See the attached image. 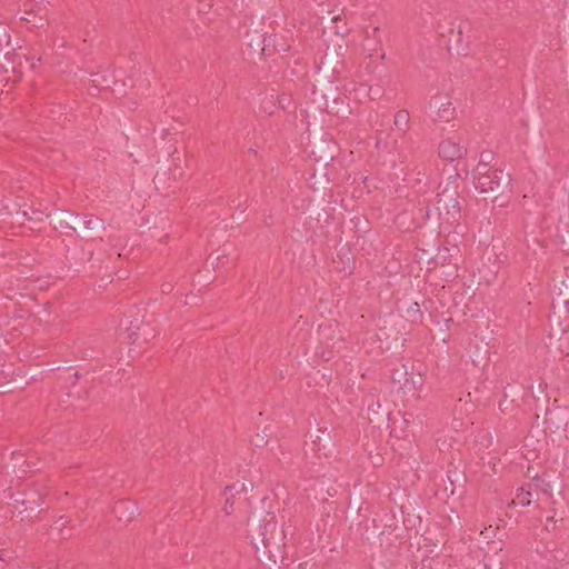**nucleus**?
<instances>
[{
    "mask_svg": "<svg viewBox=\"0 0 569 569\" xmlns=\"http://www.w3.org/2000/svg\"><path fill=\"white\" fill-rule=\"evenodd\" d=\"M527 485H532V480L530 482H528ZM530 487H531V491L535 495V500H538L539 499V491H535V486H530Z\"/></svg>",
    "mask_w": 569,
    "mask_h": 569,
    "instance_id": "obj_52",
    "label": "nucleus"
},
{
    "mask_svg": "<svg viewBox=\"0 0 569 569\" xmlns=\"http://www.w3.org/2000/svg\"><path fill=\"white\" fill-rule=\"evenodd\" d=\"M368 406V419L370 422L381 425L389 419L390 412L381 405L380 400L373 395L368 393L365 397Z\"/></svg>",
    "mask_w": 569,
    "mask_h": 569,
    "instance_id": "obj_14",
    "label": "nucleus"
},
{
    "mask_svg": "<svg viewBox=\"0 0 569 569\" xmlns=\"http://www.w3.org/2000/svg\"><path fill=\"white\" fill-rule=\"evenodd\" d=\"M150 336V328L149 326L146 327H137V330L131 331L129 333V338L132 340V343L138 342L140 339H142L143 342H148Z\"/></svg>",
    "mask_w": 569,
    "mask_h": 569,
    "instance_id": "obj_36",
    "label": "nucleus"
},
{
    "mask_svg": "<svg viewBox=\"0 0 569 569\" xmlns=\"http://www.w3.org/2000/svg\"><path fill=\"white\" fill-rule=\"evenodd\" d=\"M423 365L418 362L417 365L412 362L410 365V371L408 375V381L405 386V390L408 391H418L422 388L425 383L423 375H422Z\"/></svg>",
    "mask_w": 569,
    "mask_h": 569,
    "instance_id": "obj_20",
    "label": "nucleus"
},
{
    "mask_svg": "<svg viewBox=\"0 0 569 569\" xmlns=\"http://www.w3.org/2000/svg\"><path fill=\"white\" fill-rule=\"evenodd\" d=\"M447 478L449 485L445 487L446 491H449L450 495H455L459 491H463L466 485V475L458 467H450L447 471Z\"/></svg>",
    "mask_w": 569,
    "mask_h": 569,
    "instance_id": "obj_19",
    "label": "nucleus"
},
{
    "mask_svg": "<svg viewBox=\"0 0 569 569\" xmlns=\"http://www.w3.org/2000/svg\"><path fill=\"white\" fill-rule=\"evenodd\" d=\"M23 219H28V220H32L33 218L31 217H28V213L26 211H17L16 213V220L20 223V224H23Z\"/></svg>",
    "mask_w": 569,
    "mask_h": 569,
    "instance_id": "obj_46",
    "label": "nucleus"
},
{
    "mask_svg": "<svg viewBox=\"0 0 569 569\" xmlns=\"http://www.w3.org/2000/svg\"><path fill=\"white\" fill-rule=\"evenodd\" d=\"M284 100H288L286 97H282V98H279V103L280 106L284 109V104H286V101Z\"/></svg>",
    "mask_w": 569,
    "mask_h": 569,
    "instance_id": "obj_54",
    "label": "nucleus"
},
{
    "mask_svg": "<svg viewBox=\"0 0 569 569\" xmlns=\"http://www.w3.org/2000/svg\"><path fill=\"white\" fill-rule=\"evenodd\" d=\"M157 236H159V241H160V242H162V241H164L166 239H168V238H169V234H168L167 232H166V233H163V234H159V233H156V234H153V233H152V234H150V237H151V238H154V237H157Z\"/></svg>",
    "mask_w": 569,
    "mask_h": 569,
    "instance_id": "obj_51",
    "label": "nucleus"
},
{
    "mask_svg": "<svg viewBox=\"0 0 569 569\" xmlns=\"http://www.w3.org/2000/svg\"><path fill=\"white\" fill-rule=\"evenodd\" d=\"M399 322L400 321H395V323L379 329L378 337L381 341L385 340L387 342V349H399L403 347L407 341L408 332L398 330Z\"/></svg>",
    "mask_w": 569,
    "mask_h": 569,
    "instance_id": "obj_12",
    "label": "nucleus"
},
{
    "mask_svg": "<svg viewBox=\"0 0 569 569\" xmlns=\"http://www.w3.org/2000/svg\"><path fill=\"white\" fill-rule=\"evenodd\" d=\"M467 153V148L451 139H445L439 143L438 154L446 161L461 159Z\"/></svg>",
    "mask_w": 569,
    "mask_h": 569,
    "instance_id": "obj_17",
    "label": "nucleus"
},
{
    "mask_svg": "<svg viewBox=\"0 0 569 569\" xmlns=\"http://www.w3.org/2000/svg\"><path fill=\"white\" fill-rule=\"evenodd\" d=\"M549 319L553 322V335L562 338L569 333V279L561 282L557 298L551 303Z\"/></svg>",
    "mask_w": 569,
    "mask_h": 569,
    "instance_id": "obj_8",
    "label": "nucleus"
},
{
    "mask_svg": "<svg viewBox=\"0 0 569 569\" xmlns=\"http://www.w3.org/2000/svg\"><path fill=\"white\" fill-rule=\"evenodd\" d=\"M493 159V153L490 150L482 151L480 154V162L487 163L488 166Z\"/></svg>",
    "mask_w": 569,
    "mask_h": 569,
    "instance_id": "obj_43",
    "label": "nucleus"
},
{
    "mask_svg": "<svg viewBox=\"0 0 569 569\" xmlns=\"http://www.w3.org/2000/svg\"><path fill=\"white\" fill-rule=\"evenodd\" d=\"M246 37L248 57L251 59L258 58V52L260 51L262 44L266 42L264 34L259 33L257 30H253L251 33L250 30H248Z\"/></svg>",
    "mask_w": 569,
    "mask_h": 569,
    "instance_id": "obj_21",
    "label": "nucleus"
},
{
    "mask_svg": "<svg viewBox=\"0 0 569 569\" xmlns=\"http://www.w3.org/2000/svg\"><path fill=\"white\" fill-rule=\"evenodd\" d=\"M396 129L403 136L410 128V114L406 109L396 112L393 120Z\"/></svg>",
    "mask_w": 569,
    "mask_h": 569,
    "instance_id": "obj_27",
    "label": "nucleus"
},
{
    "mask_svg": "<svg viewBox=\"0 0 569 569\" xmlns=\"http://www.w3.org/2000/svg\"><path fill=\"white\" fill-rule=\"evenodd\" d=\"M458 179V173L449 177L446 183H440V191L437 193L438 219L440 224L446 223L450 228L458 226L461 219Z\"/></svg>",
    "mask_w": 569,
    "mask_h": 569,
    "instance_id": "obj_4",
    "label": "nucleus"
},
{
    "mask_svg": "<svg viewBox=\"0 0 569 569\" xmlns=\"http://www.w3.org/2000/svg\"><path fill=\"white\" fill-rule=\"evenodd\" d=\"M495 169H491L490 166H488L487 163H483V162H478V164L476 166L475 170H473V180L475 182L479 179V178H487L488 174L491 176L492 171Z\"/></svg>",
    "mask_w": 569,
    "mask_h": 569,
    "instance_id": "obj_37",
    "label": "nucleus"
},
{
    "mask_svg": "<svg viewBox=\"0 0 569 569\" xmlns=\"http://www.w3.org/2000/svg\"><path fill=\"white\" fill-rule=\"evenodd\" d=\"M9 468L19 478H21L22 475L31 471L30 463L24 459V455L19 452H11V465Z\"/></svg>",
    "mask_w": 569,
    "mask_h": 569,
    "instance_id": "obj_25",
    "label": "nucleus"
},
{
    "mask_svg": "<svg viewBox=\"0 0 569 569\" xmlns=\"http://www.w3.org/2000/svg\"><path fill=\"white\" fill-rule=\"evenodd\" d=\"M405 312L407 316V321L410 323L420 322L422 319V311L420 309V305L417 301L411 302Z\"/></svg>",
    "mask_w": 569,
    "mask_h": 569,
    "instance_id": "obj_31",
    "label": "nucleus"
},
{
    "mask_svg": "<svg viewBox=\"0 0 569 569\" xmlns=\"http://www.w3.org/2000/svg\"><path fill=\"white\" fill-rule=\"evenodd\" d=\"M317 72L323 82L329 83L341 78H347L350 68L348 67L340 46L338 48H327L317 62Z\"/></svg>",
    "mask_w": 569,
    "mask_h": 569,
    "instance_id": "obj_7",
    "label": "nucleus"
},
{
    "mask_svg": "<svg viewBox=\"0 0 569 569\" xmlns=\"http://www.w3.org/2000/svg\"><path fill=\"white\" fill-rule=\"evenodd\" d=\"M233 498L234 497H231V495H227V498L224 501V507H223L227 515H230L233 511V505H234Z\"/></svg>",
    "mask_w": 569,
    "mask_h": 569,
    "instance_id": "obj_42",
    "label": "nucleus"
},
{
    "mask_svg": "<svg viewBox=\"0 0 569 569\" xmlns=\"http://www.w3.org/2000/svg\"><path fill=\"white\" fill-rule=\"evenodd\" d=\"M306 447L319 458H336L339 452L333 429L326 427L313 430L310 441H306Z\"/></svg>",
    "mask_w": 569,
    "mask_h": 569,
    "instance_id": "obj_9",
    "label": "nucleus"
},
{
    "mask_svg": "<svg viewBox=\"0 0 569 569\" xmlns=\"http://www.w3.org/2000/svg\"><path fill=\"white\" fill-rule=\"evenodd\" d=\"M340 147L332 139L325 137L318 141L316 149L312 151L316 167L308 179L309 187L319 193L329 189L330 182L337 180V170L335 160L339 156Z\"/></svg>",
    "mask_w": 569,
    "mask_h": 569,
    "instance_id": "obj_2",
    "label": "nucleus"
},
{
    "mask_svg": "<svg viewBox=\"0 0 569 569\" xmlns=\"http://www.w3.org/2000/svg\"><path fill=\"white\" fill-rule=\"evenodd\" d=\"M532 486H535V491L542 492L543 495L551 497V486L542 477L535 475L532 477Z\"/></svg>",
    "mask_w": 569,
    "mask_h": 569,
    "instance_id": "obj_34",
    "label": "nucleus"
},
{
    "mask_svg": "<svg viewBox=\"0 0 569 569\" xmlns=\"http://www.w3.org/2000/svg\"><path fill=\"white\" fill-rule=\"evenodd\" d=\"M36 56L31 54L30 52H23L22 47L17 43V49L10 53V57L7 59L6 64L2 63V68H12L16 70V68H22L26 66H29L31 70L36 69V62H34Z\"/></svg>",
    "mask_w": 569,
    "mask_h": 569,
    "instance_id": "obj_15",
    "label": "nucleus"
},
{
    "mask_svg": "<svg viewBox=\"0 0 569 569\" xmlns=\"http://www.w3.org/2000/svg\"><path fill=\"white\" fill-rule=\"evenodd\" d=\"M253 489L252 482H236L224 488V495H231L234 497L241 492L251 491Z\"/></svg>",
    "mask_w": 569,
    "mask_h": 569,
    "instance_id": "obj_30",
    "label": "nucleus"
},
{
    "mask_svg": "<svg viewBox=\"0 0 569 569\" xmlns=\"http://www.w3.org/2000/svg\"><path fill=\"white\" fill-rule=\"evenodd\" d=\"M401 511L403 515V526L407 530L418 529L421 526V517L415 512H409L405 510V507H401Z\"/></svg>",
    "mask_w": 569,
    "mask_h": 569,
    "instance_id": "obj_29",
    "label": "nucleus"
},
{
    "mask_svg": "<svg viewBox=\"0 0 569 569\" xmlns=\"http://www.w3.org/2000/svg\"><path fill=\"white\" fill-rule=\"evenodd\" d=\"M380 28L379 27H375L371 29V31H369V37L370 39H373L376 40V38H380Z\"/></svg>",
    "mask_w": 569,
    "mask_h": 569,
    "instance_id": "obj_49",
    "label": "nucleus"
},
{
    "mask_svg": "<svg viewBox=\"0 0 569 569\" xmlns=\"http://www.w3.org/2000/svg\"><path fill=\"white\" fill-rule=\"evenodd\" d=\"M332 23H333L335 33L337 36L346 38L351 31V28L348 27L346 20L343 18H341L340 16L333 17Z\"/></svg>",
    "mask_w": 569,
    "mask_h": 569,
    "instance_id": "obj_33",
    "label": "nucleus"
},
{
    "mask_svg": "<svg viewBox=\"0 0 569 569\" xmlns=\"http://www.w3.org/2000/svg\"><path fill=\"white\" fill-rule=\"evenodd\" d=\"M527 395L526 388L521 383H508L503 388V396L499 402V409L502 413H510L519 408Z\"/></svg>",
    "mask_w": 569,
    "mask_h": 569,
    "instance_id": "obj_11",
    "label": "nucleus"
},
{
    "mask_svg": "<svg viewBox=\"0 0 569 569\" xmlns=\"http://www.w3.org/2000/svg\"><path fill=\"white\" fill-rule=\"evenodd\" d=\"M112 512L119 521L131 522L139 515V507L131 499H120L113 505Z\"/></svg>",
    "mask_w": 569,
    "mask_h": 569,
    "instance_id": "obj_16",
    "label": "nucleus"
},
{
    "mask_svg": "<svg viewBox=\"0 0 569 569\" xmlns=\"http://www.w3.org/2000/svg\"><path fill=\"white\" fill-rule=\"evenodd\" d=\"M511 176L500 169H495L487 178H479L475 182V188L483 197V200L490 199L492 203L499 207H506L510 201Z\"/></svg>",
    "mask_w": 569,
    "mask_h": 569,
    "instance_id": "obj_5",
    "label": "nucleus"
},
{
    "mask_svg": "<svg viewBox=\"0 0 569 569\" xmlns=\"http://www.w3.org/2000/svg\"><path fill=\"white\" fill-rule=\"evenodd\" d=\"M94 79H92V82L96 87L100 88H109V81L106 77L100 76L99 73L93 74Z\"/></svg>",
    "mask_w": 569,
    "mask_h": 569,
    "instance_id": "obj_39",
    "label": "nucleus"
},
{
    "mask_svg": "<svg viewBox=\"0 0 569 569\" xmlns=\"http://www.w3.org/2000/svg\"><path fill=\"white\" fill-rule=\"evenodd\" d=\"M409 371L410 365L408 363H401L398 367H395L390 373L391 382L398 386L400 389H405V386L408 381Z\"/></svg>",
    "mask_w": 569,
    "mask_h": 569,
    "instance_id": "obj_26",
    "label": "nucleus"
},
{
    "mask_svg": "<svg viewBox=\"0 0 569 569\" xmlns=\"http://www.w3.org/2000/svg\"><path fill=\"white\" fill-rule=\"evenodd\" d=\"M430 108L436 110L433 122H449L456 117V108L447 97H433L430 101Z\"/></svg>",
    "mask_w": 569,
    "mask_h": 569,
    "instance_id": "obj_13",
    "label": "nucleus"
},
{
    "mask_svg": "<svg viewBox=\"0 0 569 569\" xmlns=\"http://www.w3.org/2000/svg\"><path fill=\"white\" fill-rule=\"evenodd\" d=\"M171 157H172V160H173V162H174V171L179 169V172H178V173H179V176H182V174H183V170H182L181 168H179V167H178V166H179V162H177V161H180V160H181V158H180V152H179L177 149H174V150L171 152Z\"/></svg>",
    "mask_w": 569,
    "mask_h": 569,
    "instance_id": "obj_41",
    "label": "nucleus"
},
{
    "mask_svg": "<svg viewBox=\"0 0 569 569\" xmlns=\"http://www.w3.org/2000/svg\"><path fill=\"white\" fill-rule=\"evenodd\" d=\"M430 208L429 206H427L426 208H420L419 209V213L421 214V218L425 220V219H429L430 218Z\"/></svg>",
    "mask_w": 569,
    "mask_h": 569,
    "instance_id": "obj_48",
    "label": "nucleus"
},
{
    "mask_svg": "<svg viewBox=\"0 0 569 569\" xmlns=\"http://www.w3.org/2000/svg\"><path fill=\"white\" fill-rule=\"evenodd\" d=\"M272 52H273V50L270 49V46L266 44V42H264L262 44L260 51L258 52V56H259V58H266V57L271 56Z\"/></svg>",
    "mask_w": 569,
    "mask_h": 569,
    "instance_id": "obj_44",
    "label": "nucleus"
},
{
    "mask_svg": "<svg viewBox=\"0 0 569 569\" xmlns=\"http://www.w3.org/2000/svg\"><path fill=\"white\" fill-rule=\"evenodd\" d=\"M69 518L67 516H61L56 522V528H58L59 530H61L63 527L67 526V523H69Z\"/></svg>",
    "mask_w": 569,
    "mask_h": 569,
    "instance_id": "obj_45",
    "label": "nucleus"
},
{
    "mask_svg": "<svg viewBox=\"0 0 569 569\" xmlns=\"http://www.w3.org/2000/svg\"><path fill=\"white\" fill-rule=\"evenodd\" d=\"M94 79H92V82L96 87L100 88H109V81L106 77L100 76L99 73L93 74Z\"/></svg>",
    "mask_w": 569,
    "mask_h": 569,
    "instance_id": "obj_40",
    "label": "nucleus"
},
{
    "mask_svg": "<svg viewBox=\"0 0 569 569\" xmlns=\"http://www.w3.org/2000/svg\"><path fill=\"white\" fill-rule=\"evenodd\" d=\"M53 377L64 387L76 386L80 378L79 371L72 366L64 363L52 370Z\"/></svg>",
    "mask_w": 569,
    "mask_h": 569,
    "instance_id": "obj_18",
    "label": "nucleus"
},
{
    "mask_svg": "<svg viewBox=\"0 0 569 569\" xmlns=\"http://www.w3.org/2000/svg\"><path fill=\"white\" fill-rule=\"evenodd\" d=\"M365 34H366V37L363 39L362 48H363V50L369 52L368 57L371 58L373 56V52H378V51L382 50L381 38H376V40L370 39L369 30L367 28L365 29Z\"/></svg>",
    "mask_w": 569,
    "mask_h": 569,
    "instance_id": "obj_28",
    "label": "nucleus"
},
{
    "mask_svg": "<svg viewBox=\"0 0 569 569\" xmlns=\"http://www.w3.org/2000/svg\"><path fill=\"white\" fill-rule=\"evenodd\" d=\"M10 553H11L10 550L1 549L0 550V560L1 561H7L8 559H11Z\"/></svg>",
    "mask_w": 569,
    "mask_h": 569,
    "instance_id": "obj_50",
    "label": "nucleus"
},
{
    "mask_svg": "<svg viewBox=\"0 0 569 569\" xmlns=\"http://www.w3.org/2000/svg\"><path fill=\"white\" fill-rule=\"evenodd\" d=\"M531 485H522L518 488L516 497L511 500L508 507H528L532 503L535 495L531 491Z\"/></svg>",
    "mask_w": 569,
    "mask_h": 569,
    "instance_id": "obj_24",
    "label": "nucleus"
},
{
    "mask_svg": "<svg viewBox=\"0 0 569 569\" xmlns=\"http://www.w3.org/2000/svg\"><path fill=\"white\" fill-rule=\"evenodd\" d=\"M323 110L339 118H346L351 113L350 99L336 88L323 94L320 101Z\"/></svg>",
    "mask_w": 569,
    "mask_h": 569,
    "instance_id": "obj_10",
    "label": "nucleus"
},
{
    "mask_svg": "<svg viewBox=\"0 0 569 569\" xmlns=\"http://www.w3.org/2000/svg\"><path fill=\"white\" fill-rule=\"evenodd\" d=\"M160 221H161L162 224H167L168 223V220L166 218H163V217L160 218Z\"/></svg>",
    "mask_w": 569,
    "mask_h": 569,
    "instance_id": "obj_57",
    "label": "nucleus"
},
{
    "mask_svg": "<svg viewBox=\"0 0 569 569\" xmlns=\"http://www.w3.org/2000/svg\"><path fill=\"white\" fill-rule=\"evenodd\" d=\"M26 17L21 20L31 24V28H43L47 24V20L43 17H38L33 11H26Z\"/></svg>",
    "mask_w": 569,
    "mask_h": 569,
    "instance_id": "obj_35",
    "label": "nucleus"
},
{
    "mask_svg": "<svg viewBox=\"0 0 569 569\" xmlns=\"http://www.w3.org/2000/svg\"><path fill=\"white\" fill-rule=\"evenodd\" d=\"M248 153H249V154H252L253 157H257L258 151H257V149H254V148H249V149H248Z\"/></svg>",
    "mask_w": 569,
    "mask_h": 569,
    "instance_id": "obj_53",
    "label": "nucleus"
},
{
    "mask_svg": "<svg viewBox=\"0 0 569 569\" xmlns=\"http://www.w3.org/2000/svg\"><path fill=\"white\" fill-rule=\"evenodd\" d=\"M47 493L46 487L30 486L10 496L11 505L21 521L32 522L38 518L39 513L44 510L42 505Z\"/></svg>",
    "mask_w": 569,
    "mask_h": 569,
    "instance_id": "obj_6",
    "label": "nucleus"
},
{
    "mask_svg": "<svg viewBox=\"0 0 569 569\" xmlns=\"http://www.w3.org/2000/svg\"><path fill=\"white\" fill-rule=\"evenodd\" d=\"M458 36L460 37L462 34V24H459L458 26V31H457Z\"/></svg>",
    "mask_w": 569,
    "mask_h": 569,
    "instance_id": "obj_56",
    "label": "nucleus"
},
{
    "mask_svg": "<svg viewBox=\"0 0 569 569\" xmlns=\"http://www.w3.org/2000/svg\"><path fill=\"white\" fill-rule=\"evenodd\" d=\"M335 268L339 272L352 273L355 260L351 257L350 249L346 248L345 252L339 251L337 257L332 259Z\"/></svg>",
    "mask_w": 569,
    "mask_h": 569,
    "instance_id": "obj_23",
    "label": "nucleus"
},
{
    "mask_svg": "<svg viewBox=\"0 0 569 569\" xmlns=\"http://www.w3.org/2000/svg\"><path fill=\"white\" fill-rule=\"evenodd\" d=\"M208 260H211V263L213 264V258L212 256H209V259Z\"/></svg>",
    "mask_w": 569,
    "mask_h": 569,
    "instance_id": "obj_58",
    "label": "nucleus"
},
{
    "mask_svg": "<svg viewBox=\"0 0 569 569\" xmlns=\"http://www.w3.org/2000/svg\"><path fill=\"white\" fill-rule=\"evenodd\" d=\"M293 533L295 527L286 526L284 516L279 519L272 511L259 515L247 529V538L256 550L257 559L273 566L283 563L287 538Z\"/></svg>",
    "mask_w": 569,
    "mask_h": 569,
    "instance_id": "obj_1",
    "label": "nucleus"
},
{
    "mask_svg": "<svg viewBox=\"0 0 569 569\" xmlns=\"http://www.w3.org/2000/svg\"><path fill=\"white\" fill-rule=\"evenodd\" d=\"M226 257H227L226 252H222L221 254L217 256V257L214 258V260H216L217 262H219L221 258H226Z\"/></svg>",
    "mask_w": 569,
    "mask_h": 569,
    "instance_id": "obj_55",
    "label": "nucleus"
},
{
    "mask_svg": "<svg viewBox=\"0 0 569 569\" xmlns=\"http://www.w3.org/2000/svg\"><path fill=\"white\" fill-rule=\"evenodd\" d=\"M251 441L258 448L266 447L268 445V435H266V430H263L262 433H257Z\"/></svg>",
    "mask_w": 569,
    "mask_h": 569,
    "instance_id": "obj_38",
    "label": "nucleus"
},
{
    "mask_svg": "<svg viewBox=\"0 0 569 569\" xmlns=\"http://www.w3.org/2000/svg\"><path fill=\"white\" fill-rule=\"evenodd\" d=\"M17 49V42L11 41L10 32L7 28L0 26V59L6 62L13 50Z\"/></svg>",
    "mask_w": 569,
    "mask_h": 569,
    "instance_id": "obj_22",
    "label": "nucleus"
},
{
    "mask_svg": "<svg viewBox=\"0 0 569 569\" xmlns=\"http://www.w3.org/2000/svg\"><path fill=\"white\" fill-rule=\"evenodd\" d=\"M52 221L54 229H59L66 236L76 233L81 238H87L97 236L106 230L102 218L70 209H58L52 217Z\"/></svg>",
    "mask_w": 569,
    "mask_h": 569,
    "instance_id": "obj_3",
    "label": "nucleus"
},
{
    "mask_svg": "<svg viewBox=\"0 0 569 569\" xmlns=\"http://www.w3.org/2000/svg\"><path fill=\"white\" fill-rule=\"evenodd\" d=\"M172 290H173V286H172V283H170V282H163V283L161 284V292H162V293H164V295H169V293H171V292H172Z\"/></svg>",
    "mask_w": 569,
    "mask_h": 569,
    "instance_id": "obj_47",
    "label": "nucleus"
},
{
    "mask_svg": "<svg viewBox=\"0 0 569 569\" xmlns=\"http://www.w3.org/2000/svg\"><path fill=\"white\" fill-rule=\"evenodd\" d=\"M102 350L98 347H83L78 350V358L81 360L92 361L100 357Z\"/></svg>",
    "mask_w": 569,
    "mask_h": 569,
    "instance_id": "obj_32",
    "label": "nucleus"
}]
</instances>
